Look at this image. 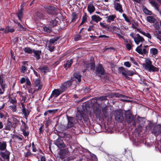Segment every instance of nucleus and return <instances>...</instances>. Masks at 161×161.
Wrapping results in <instances>:
<instances>
[{
	"mask_svg": "<svg viewBox=\"0 0 161 161\" xmlns=\"http://www.w3.org/2000/svg\"><path fill=\"white\" fill-rule=\"evenodd\" d=\"M99 99L102 101L105 100L107 99V97L106 96H102L100 97Z\"/></svg>",
	"mask_w": 161,
	"mask_h": 161,
	"instance_id": "obj_61",
	"label": "nucleus"
},
{
	"mask_svg": "<svg viewBox=\"0 0 161 161\" xmlns=\"http://www.w3.org/2000/svg\"><path fill=\"white\" fill-rule=\"evenodd\" d=\"M27 69V68L25 66H22L21 69L20 71L22 73H24Z\"/></svg>",
	"mask_w": 161,
	"mask_h": 161,
	"instance_id": "obj_47",
	"label": "nucleus"
},
{
	"mask_svg": "<svg viewBox=\"0 0 161 161\" xmlns=\"http://www.w3.org/2000/svg\"><path fill=\"white\" fill-rule=\"evenodd\" d=\"M116 16L115 15H110L106 17V21L108 23H110L111 22L113 21Z\"/></svg>",
	"mask_w": 161,
	"mask_h": 161,
	"instance_id": "obj_20",
	"label": "nucleus"
},
{
	"mask_svg": "<svg viewBox=\"0 0 161 161\" xmlns=\"http://www.w3.org/2000/svg\"><path fill=\"white\" fill-rule=\"evenodd\" d=\"M22 112L23 114H24L25 118L26 119H27L30 113V111L29 110H26L25 108H22Z\"/></svg>",
	"mask_w": 161,
	"mask_h": 161,
	"instance_id": "obj_31",
	"label": "nucleus"
},
{
	"mask_svg": "<svg viewBox=\"0 0 161 161\" xmlns=\"http://www.w3.org/2000/svg\"><path fill=\"white\" fill-rule=\"evenodd\" d=\"M76 117L77 120H81L82 119L86 121H88L89 120V117L88 115L83 114L82 112L78 111L76 114Z\"/></svg>",
	"mask_w": 161,
	"mask_h": 161,
	"instance_id": "obj_5",
	"label": "nucleus"
},
{
	"mask_svg": "<svg viewBox=\"0 0 161 161\" xmlns=\"http://www.w3.org/2000/svg\"><path fill=\"white\" fill-rule=\"evenodd\" d=\"M6 142H3L2 143L0 142V150L3 151L5 150L6 148Z\"/></svg>",
	"mask_w": 161,
	"mask_h": 161,
	"instance_id": "obj_27",
	"label": "nucleus"
},
{
	"mask_svg": "<svg viewBox=\"0 0 161 161\" xmlns=\"http://www.w3.org/2000/svg\"><path fill=\"white\" fill-rule=\"evenodd\" d=\"M158 50L155 48H152L150 49V54L151 55V56L155 57L156 55L158 54Z\"/></svg>",
	"mask_w": 161,
	"mask_h": 161,
	"instance_id": "obj_18",
	"label": "nucleus"
},
{
	"mask_svg": "<svg viewBox=\"0 0 161 161\" xmlns=\"http://www.w3.org/2000/svg\"><path fill=\"white\" fill-rule=\"evenodd\" d=\"M27 152L26 153H25V158H28L32 154L30 150L28 149H27Z\"/></svg>",
	"mask_w": 161,
	"mask_h": 161,
	"instance_id": "obj_43",
	"label": "nucleus"
},
{
	"mask_svg": "<svg viewBox=\"0 0 161 161\" xmlns=\"http://www.w3.org/2000/svg\"><path fill=\"white\" fill-rule=\"evenodd\" d=\"M24 50L25 53L29 54H31L33 51V50H32L29 47H25L24 49Z\"/></svg>",
	"mask_w": 161,
	"mask_h": 161,
	"instance_id": "obj_38",
	"label": "nucleus"
},
{
	"mask_svg": "<svg viewBox=\"0 0 161 161\" xmlns=\"http://www.w3.org/2000/svg\"><path fill=\"white\" fill-rule=\"evenodd\" d=\"M21 122L22 123V125L21 126L22 127V128L21 129H23L24 130H27L28 129V127L26 124V123L22 120H21Z\"/></svg>",
	"mask_w": 161,
	"mask_h": 161,
	"instance_id": "obj_41",
	"label": "nucleus"
},
{
	"mask_svg": "<svg viewBox=\"0 0 161 161\" xmlns=\"http://www.w3.org/2000/svg\"><path fill=\"white\" fill-rule=\"evenodd\" d=\"M113 95L116 97H119L120 98V100L123 101L130 102V101L127 100L128 98L125 95H122L121 94L118 93H115L113 94Z\"/></svg>",
	"mask_w": 161,
	"mask_h": 161,
	"instance_id": "obj_11",
	"label": "nucleus"
},
{
	"mask_svg": "<svg viewBox=\"0 0 161 161\" xmlns=\"http://www.w3.org/2000/svg\"><path fill=\"white\" fill-rule=\"evenodd\" d=\"M148 2L152 6L155 8L156 10L159 12L161 16V9L160 11L159 9L158 4L154 0H149Z\"/></svg>",
	"mask_w": 161,
	"mask_h": 161,
	"instance_id": "obj_15",
	"label": "nucleus"
},
{
	"mask_svg": "<svg viewBox=\"0 0 161 161\" xmlns=\"http://www.w3.org/2000/svg\"><path fill=\"white\" fill-rule=\"evenodd\" d=\"M54 144L59 148L63 147L65 146L63 140L59 138L54 142Z\"/></svg>",
	"mask_w": 161,
	"mask_h": 161,
	"instance_id": "obj_10",
	"label": "nucleus"
},
{
	"mask_svg": "<svg viewBox=\"0 0 161 161\" xmlns=\"http://www.w3.org/2000/svg\"><path fill=\"white\" fill-rule=\"evenodd\" d=\"M50 114V110H48L44 113V115L46 116L47 114L49 115Z\"/></svg>",
	"mask_w": 161,
	"mask_h": 161,
	"instance_id": "obj_63",
	"label": "nucleus"
},
{
	"mask_svg": "<svg viewBox=\"0 0 161 161\" xmlns=\"http://www.w3.org/2000/svg\"><path fill=\"white\" fill-rule=\"evenodd\" d=\"M114 7L117 11L120 13H122L123 12V10L122 9V5L120 3L115 2L114 3Z\"/></svg>",
	"mask_w": 161,
	"mask_h": 161,
	"instance_id": "obj_14",
	"label": "nucleus"
},
{
	"mask_svg": "<svg viewBox=\"0 0 161 161\" xmlns=\"http://www.w3.org/2000/svg\"><path fill=\"white\" fill-rule=\"evenodd\" d=\"M124 65L127 67H130L131 66V65L129 62H124Z\"/></svg>",
	"mask_w": 161,
	"mask_h": 161,
	"instance_id": "obj_57",
	"label": "nucleus"
},
{
	"mask_svg": "<svg viewBox=\"0 0 161 161\" xmlns=\"http://www.w3.org/2000/svg\"><path fill=\"white\" fill-rule=\"evenodd\" d=\"M41 51H35L33 50L32 53H34V56L36 58L37 60H38L40 58V55L41 54Z\"/></svg>",
	"mask_w": 161,
	"mask_h": 161,
	"instance_id": "obj_19",
	"label": "nucleus"
},
{
	"mask_svg": "<svg viewBox=\"0 0 161 161\" xmlns=\"http://www.w3.org/2000/svg\"><path fill=\"white\" fill-rule=\"evenodd\" d=\"M26 130L21 129V130L23 132V135L25 137H27V138H28V136L29 135V132L28 131H26Z\"/></svg>",
	"mask_w": 161,
	"mask_h": 161,
	"instance_id": "obj_36",
	"label": "nucleus"
},
{
	"mask_svg": "<svg viewBox=\"0 0 161 161\" xmlns=\"http://www.w3.org/2000/svg\"><path fill=\"white\" fill-rule=\"evenodd\" d=\"M142 120V119L141 117H138L137 118V119H136V121L137 123H138L140 124L138 125L140 126H141V127H142V125H141V120Z\"/></svg>",
	"mask_w": 161,
	"mask_h": 161,
	"instance_id": "obj_51",
	"label": "nucleus"
},
{
	"mask_svg": "<svg viewBox=\"0 0 161 161\" xmlns=\"http://www.w3.org/2000/svg\"><path fill=\"white\" fill-rule=\"evenodd\" d=\"M44 8L46 9L45 11L46 12L50 15V6H45Z\"/></svg>",
	"mask_w": 161,
	"mask_h": 161,
	"instance_id": "obj_44",
	"label": "nucleus"
},
{
	"mask_svg": "<svg viewBox=\"0 0 161 161\" xmlns=\"http://www.w3.org/2000/svg\"><path fill=\"white\" fill-rule=\"evenodd\" d=\"M115 119L118 121L122 122L123 120V114L120 111H116L115 115Z\"/></svg>",
	"mask_w": 161,
	"mask_h": 161,
	"instance_id": "obj_9",
	"label": "nucleus"
},
{
	"mask_svg": "<svg viewBox=\"0 0 161 161\" xmlns=\"http://www.w3.org/2000/svg\"><path fill=\"white\" fill-rule=\"evenodd\" d=\"M101 113V110H100L98 109H96L94 112V114L96 118L99 119L101 118L100 114Z\"/></svg>",
	"mask_w": 161,
	"mask_h": 161,
	"instance_id": "obj_30",
	"label": "nucleus"
},
{
	"mask_svg": "<svg viewBox=\"0 0 161 161\" xmlns=\"http://www.w3.org/2000/svg\"><path fill=\"white\" fill-rule=\"evenodd\" d=\"M87 19V15L86 13H85L84 15L82 17V21L80 24V25L83 24L86 21Z\"/></svg>",
	"mask_w": 161,
	"mask_h": 161,
	"instance_id": "obj_46",
	"label": "nucleus"
},
{
	"mask_svg": "<svg viewBox=\"0 0 161 161\" xmlns=\"http://www.w3.org/2000/svg\"><path fill=\"white\" fill-rule=\"evenodd\" d=\"M24 9L23 7H21L20 10H19L17 13L18 18L19 19L21 20V19L22 17L23 14V13Z\"/></svg>",
	"mask_w": 161,
	"mask_h": 161,
	"instance_id": "obj_23",
	"label": "nucleus"
},
{
	"mask_svg": "<svg viewBox=\"0 0 161 161\" xmlns=\"http://www.w3.org/2000/svg\"><path fill=\"white\" fill-rule=\"evenodd\" d=\"M10 102L13 105H16L17 101L16 99H10Z\"/></svg>",
	"mask_w": 161,
	"mask_h": 161,
	"instance_id": "obj_54",
	"label": "nucleus"
},
{
	"mask_svg": "<svg viewBox=\"0 0 161 161\" xmlns=\"http://www.w3.org/2000/svg\"><path fill=\"white\" fill-rule=\"evenodd\" d=\"M59 37L58 36H55L51 38V44L54 43L55 42L57 41L59 39Z\"/></svg>",
	"mask_w": 161,
	"mask_h": 161,
	"instance_id": "obj_45",
	"label": "nucleus"
},
{
	"mask_svg": "<svg viewBox=\"0 0 161 161\" xmlns=\"http://www.w3.org/2000/svg\"><path fill=\"white\" fill-rule=\"evenodd\" d=\"M61 93L60 92L58 89H54L52 92V93L51 94V97L52 96L56 97L59 95Z\"/></svg>",
	"mask_w": 161,
	"mask_h": 161,
	"instance_id": "obj_22",
	"label": "nucleus"
},
{
	"mask_svg": "<svg viewBox=\"0 0 161 161\" xmlns=\"http://www.w3.org/2000/svg\"><path fill=\"white\" fill-rule=\"evenodd\" d=\"M136 36L134 38V41L138 45L140 43H142L144 41V39L141 36L138 34L136 35Z\"/></svg>",
	"mask_w": 161,
	"mask_h": 161,
	"instance_id": "obj_12",
	"label": "nucleus"
},
{
	"mask_svg": "<svg viewBox=\"0 0 161 161\" xmlns=\"http://www.w3.org/2000/svg\"><path fill=\"white\" fill-rule=\"evenodd\" d=\"M137 31L140 33L142 34L144 36L147 37L148 38L151 39V36L150 34L148 33L145 32L140 29L137 30Z\"/></svg>",
	"mask_w": 161,
	"mask_h": 161,
	"instance_id": "obj_26",
	"label": "nucleus"
},
{
	"mask_svg": "<svg viewBox=\"0 0 161 161\" xmlns=\"http://www.w3.org/2000/svg\"><path fill=\"white\" fill-rule=\"evenodd\" d=\"M90 66L91 69H93L95 66L94 63L93 62H92V63H91Z\"/></svg>",
	"mask_w": 161,
	"mask_h": 161,
	"instance_id": "obj_62",
	"label": "nucleus"
},
{
	"mask_svg": "<svg viewBox=\"0 0 161 161\" xmlns=\"http://www.w3.org/2000/svg\"><path fill=\"white\" fill-rule=\"evenodd\" d=\"M72 62L73 61L71 59L67 61L66 63L64 65L65 68L67 69L68 68L70 67L71 66Z\"/></svg>",
	"mask_w": 161,
	"mask_h": 161,
	"instance_id": "obj_28",
	"label": "nucleus"
},
{
	"mask_svg": "<svg viewBox=\"0 0 161 161\" xmlns=\"http://www.w3.org/2000/svg\"><path fill=\"white\" fill-rule=\"evenodd\" d=\"M17 24L18 25V27L19 31H25L26 30V28L23 27V26L19 23L17 22Z\"/></svg>",
	"mask_w": 161,
	"mask_h": 161,
	"instance_id": "obj_33",
	"label": "nucleus"
},
{
	"mask_svg": "<svg viewBox=\"0 0 161 161\" xmlns=\"http://www.w3.org/2000/svg\"><path fill=\"white\" fill-rule=\"evenodd\" d=\"M74 39L75 41H78L81 39V36L80 35H77L75 37Z\"/></svg>",
	"mask_w": 161,
	"mask_h": 161,
	"instance_id": "obj_55",
	"label": "nucleus"
},
{
	"mask_svg": "<svg viewBox=\"0 0 161 161\" xmlns=\"http://www.w3.org/2000/svg\"><path fill=\"white\" fill-rule=\"evenodd\" d=\"M67 88L65 87V86L64 84H62L60 87L59 89H58L60 92L61 93L64 92Z\"/></svg>",
	"mask_w": 161,
	"mask_h": 161,
	"instance_id": "obj_42",
	"label": "nucleus"
},
{
	"mask_svg": "<svg viewBox=\"0 0 161 161\" xmlns=\"http://www.w3.org/2000/svg\"><path fill=\"white\" fill-rule=\"evenodd\" d=\"M35 85L36 87H38V88L36 90L38 91L41 89L42 86L40 85V80L38 79H36L34 81Z\"/></svg>",
	"mask_w": 161,
	"mask_h": 161,
	"instance_id": "obj_25",
	"label": "nucleus"
},
{
	"mask_svg": "<svg viewBox=\"0 0 161 161\" xmlns=\"http://www.w3.org/2000/svg\"><path fill=\"white\" fill-rule=\"evenodd\" d=\"M19 122V120L14 117H12L10 119H8L5 129L10 130L12 129H15L18 126Z\"/></svg>",
	"mask_w": 161,
	"mask_h": 161,
	"instance_id": "obj_1",
	"label": "nucleus"
},
{
	"mask_svg": "<svg viewBox=\"0 0 161 161\" xmlns=\"http://www.w3.org/2000/svg\"><path fill=\"white\" fill-rule=\"evenodd\" d=\"M10 107L12 108L14 112H15L16 111V105H13L12 106H10Z\"/></svg>",
	"mask_w": 161,
	"mask_h": 161,
	"instance_id": "obj_60",
	"label": "nucleus"
},
{
	"mask_svg": "<svg viewBox=\"0 0 161 161\" xmlns=\"http://www.w3.org/2000/svg\"><path fill=\"white\" fill-rule=\"evenodd\" d=\"M94 27V26L93 25L90 26L89 27V28L87 29V31H90L92 30H93V28Z\"/></svg>",
	"mask_w": 161,
	"mask_h": 161,
	"instance_id": "obj_64",
	"label": "nucleus"
},
{
	"mask_svg": "<svg viewBox=\"0 0 161 161\" xmlns=\"http://www.w3.org/2000/svg\"><path fill=\"white\" fill-rule=\"evenodd\" d=\"M58 18L54 19L53 20H52V21H51V26H54L57 25L58 24Z\"/></svg>",
	"mask_w": 161,
	"mask_h": 161,
	"instance_id": "obj_39",
	"label": "nucleus"
},
{
	"mask_svg": "<svg viewBox=\"0 0 161 161\" xmlns=\"http://www.w3.org/2000/svg\"><path fill=\"white\" fill-rule=\"evenodd\" d=\"M134 72L133 71L128 70L127 69V76H132L134 74Z\"/></svg>",
	"mask_w": 161,
	"mask_h": 161,
	"instance_id": "obj_50",
	"label": "nucleus"
},
{
	"mask_svg": "<svg viewBox=\"0 0 161 161\" xmlns=\"http://www.w3.org/2000/svg\"><path fill=\"white\" fill-rule=\"evenodd\" d=\"M0 85L1 86V91H0V94L1 95L3 94L4 93L5 91V89L6 88V85L5 84H3V83L1 84H0Z\"/></svg>",
	"mask_w": 161,
	"mask_h": 161,
	"instance_id": "obj_29",
	"label": "nucleus"
},
{
	"mask_svg": "<svg viewBox=\"0 0 161 161\" xmlns=\"http://www.w3.org/2000/svg\"><path fill=\"white\" fill-rule=\"evenodd\" d=\"M27 96H23L21 97H22V99L21 101V102L25 103L26 102V100L27 99Z\"/></svg>",
	"mask_w": 161,
	"mask_h": 161,
	"instance_id": "obj_52",
	"label": "nucleus"
},
{
	"mask_svg": "<svg viewBox=\"0 0 161 161\" xmlns=\"http://www.w3.org/2000/svg\"><path fill=\"white\" fill-rule=\"evenodd\" d=\"M143 12L147 14L151 15L152 14V12L148 9L146 7H143Z\"/></svg>",
	"mask_w": 161,
	"mask_h": 161,
	"instance_id": "obj_40",
	"label": "nucleus"
},
{
	"mask_svg": "<svg viewBox=\"0 0 161 161\" xmlns=\"http://www.w3.org/2000/svg\"><path fill=\"white\" fill-rule=\"evenodd\" d=\"M119 71L121 73L122 75L124 76L127 79L129 78L128 76H127V70L125 69L123 67H120L119 68Z\"/></svg>",
	"mask_w": 161,
	"mask_h": 161,
	"instance_id": "obj_17",
	"label": "nucleus"
},
{
	"mask_svg": "<svg viewBox=\"0 0 161 161\" xmlns=\"http://www.w3.org/2000/svg\"><path fill=\"white\" fill-rule=\"evenodd\" d=\"M71 17L72 19L71 22H75L77 18V14L75 13H73L72 14Z\"/></svg>",
	"mask_w": 161,
	"mask_h": 161,
	"instance_id": "obj_37",
	"label": "nucleus"
},
{
	"mask_svg": "<svg viewBox=\"0 0 161 161\" xmlns=\"http://www.w3.org/2000/svg\"><path fill=\"white\" fill-rule=\"evenodd\" d=\"M154 26L155 28L157 30L159 29L160 28L159 24L158 22L156 23L154 25Z\"/></svg>",
	"mask_w": 161,
	"mask_h": 161,
	"instance_id": "obj_58",
	"label": "nucleus"
},
{
	"mask_svg": "<svg viewBox=\"0 0 161 161\" xmlns=\"http://www.w3.org/2000/svg\"><path fill=\"white\" fill-rule=\"evenodd\" d=\"M50 124V121L49 119L47 120V121L46 123L45 124V127L46 128H47L49 125Z\"/></svg>",
	"mask_w": 161,
	"mask_h": 161,
	"instance_id": "obj_59",
	"label": "nucleus"
},
{
	"mask_svg": "<svg viewBox=\"0 0 161 161\" xmlns=\"http://www.w3.org/2000/svg\"><path fill=\"white\" fill-rule=\"evenodd\" d=\"M142 45L141 44L138 46L136 49V51L142 55H146L148 51L147 48L148 47V45H145L143 46L142 49Z\"/></svg>",
	"mask_w": 161,
	"mask_h": 161,
	"instance_id": "obj_4",
	"label": "nucleus"
},
{
	"mask_svg": "<svg viewBox=\"0 0 161 161\" xmlns=\"http://www.w3.org/2000/svg\"><path fill=\"white\" fill-rule=\"evenodd\" d=\"M38 69L42 72L43 73L44 75L46 73L49 72V68L47 66L39 68H38Z\"/></svg>",
	"mask_w": 161,
	"mask_h": 161,
	"instance_id": "obj_21",
	"label": "nucleus"
},
{
	"mask_svg": "<svg viewBox=\"0 0 161 161\" xmlns=\"http://www.w3.org/2000/svg\"><path fill=\"white\" fill-rule=\"evenodd\" d=\"M104 70L103 67L100 64H98L96 67V73L98 76L104 74Z\"/></svg>",
	"mask_w": 161,
	"mask_h": 161,
	"instance_id": "obj_8",
	"label": "nucleus"
},
{
	"mask_svg": "<svg viewBox=\"0 0 161 161\" xmlns=\"http://www.w3.org/2000/svg\"><path fill=\"white\" fill-rule=\"evenodd\" d=\"M147 20L150 23H154L155 21V19L152 16H149L147 17Z\"/></svg>",
	"mask_w": 161,
	"mask_h": 161,
	"instance_id": "obj_32",
	"label": "nucleus"
},
{
	"mask_svg": "<svg viewBox=\"0 0 161 161\" xmlns=\"http://www.w3.org/2000/svg\"><path fill=\"white\" fill-rule=\"evenodd\" d=\"M28 92L30 93H31L32 94L34 93L36 91V90L33 89H32L31 87L28 88Z\"/></svg>",
	"mask_w": 161,
	"mask_h": 161,
	"instance_id": "obj_48",
	"label": "nucleus"
},
{
	"mask_svg": "<svg viewBox=\"0 0 161 161\" xmlns=\"http://www.w3.org/2000/svg\"><path fill=\"white\" fill-rule=\"evenodd\" d=\"M87 10L90 14H91L95 10V7L93 4L92 3H90L88 5Z\"/></svg>",
	"mask_w": 161,
	"mask_h": 161,
	"instance_id": "obj_13",
	"label": "nucleus"
},
{
	"mask_svg": "<svg viewBox=\"0 0 161 161\" xmlns=\"http://www.w3.org/2000/svg\"><path fill=\"white\" fill-rule=\"evenodd\" d=\"M125 115L126 120L128 123H130L134 120V117L130 110L125 111Z\"/></svg>",
	"mask_w": 161,
	"mask_h": 161,
	"instance_id": "obj_6",
	"label": "nucleus"
},
{
	"mask_svg": "<svg viewBox=\"0 0 161 161\" xmlns=\"http://www.w3.org/2000/svg\"><path fill=\"white\" fill-rule=\"evenodd\" d=\"M111 28L113 29V30L114 31H117L118 32H119L120 31L119 28L116 26H113Z\"/></svg>",
	"mask_w": 161,
	"mask_h": 161,
	"instance_id": "obj_49",
	"label": "nucleus"
},
{
	"mask_svg": "<svg viewBox=\"0 0 161 161\" xmlns=\"http://www.w3.org/2000/svg\"><path fill=\"white\" fill-rule=\"evenodd\" d=\"M0 154L4 159H6L7 161H9V156L10 155L9 152L7 151L5 152H1Z\"/></svg>",
	"mask_w": 161,
	"mask_h": 161,
	"instance_id": "obj_16",
	"label": "nucleus"
},
{
	"mask_svg": "<svg viewBox=\"0 0 161 161\" xmlns=\"http://www.w3.org/2000/svg\"><path fill=\"white\" fill-rule=\"evenodd\" d=\"M126 42L128 43L126 44V46L128 50H130L131 49L132 46V43L130 40L128 41H127Z\"/></svg>",
	"mask_w": 161,
	"mask_h": 161,
	"instance_id": "obj_34",
	"label": "nucleus"
},
{
	"mask_svg": "<svg viewBox=\"0 0 161 161\" xmlns=\"http://www.w3.org/2000/svg\"><path fill=\"white\" fill-rule=\"evenodd\" d=\"M68 122L66 126V128L68 129L73 127L77 122L75 118L72 117H68Z\"/></svg>",
	"mask_w": 161,
	"mask_h": 161,
	"instance_id": "obj_7",
	"label": "nucleus"
},
{
	"mask_svg": "<svg viewBox=\"0 0 161 161\" xmlns=\"http://www.w3.org/2000/svg\"><path fill=\"white\" fill-rule=\"evenodd\" d=\"M46 47H47V49L50 51V41H49L47 42Z\"/></svg>",
	"mask_w": 161,
	"mask_h": 161,
	"instance_id": "obj_53",
	"label": "nucleus"
},
{
	"mask_svg": "<svg viewBox=\"0 0 161 161\" xmlns=\"http://www.w3.org/2000/svg\"><path fill=\"white\" fill-rule=\"evenodd\" d=\"M143 66L146 70L149 72H154L158 70V68L153 65L152 62L149 58L145 60V63L143 64Z\"/></svg>",
	"mask_w": 161,
	"mask_h": 161,
	"instance_id": "obj_2",
	"label": "nucleus"
},
{
	"mask_svg": "<svg viewBox=\"0 0 161 161\" xmlns=\"http://www.w3.org/2000/svg\"><path fill=\"white\" fill-rule=\"evenodd\" d=\"M92 20L97 23L98 21H100L102 19L98 15H93L92 16Z\"/></svg>",
	"mask_w": 161,
	"mask_h": 161,
	"instance_id": "obj_24",
	"label": "nucleus"
},
{
	"mask_svg": "<svg viewBox=\"0 0 161 161\" xmlns=\"http://www.w3.org/2000/svg\"><path fill=\"white\" fill-rule=\"evenodd\" d=\"M35 16L37 19H41L43 17V14L41 12L37 11L36 13Z\"/></svg>",
	"mask_w": 161,
	"mask_h": 161,
	"instance_id": "obj_35",
	"label": "nucleus"
},
{
	"mask_svg": "<svg viewBox=\"0 0 161 161\" xmlns=\"http://www.w3.org/2000/svg\"><path fill=\"white\" fill-rule=\"evenodd\" d=\"M43 29L45 31L47 32H50V29L49 28L45 26L43 27Z\"/></svg>",
	"mask_w": 161,
	"mask_h": 161,
	"instance_id": "obj_56",
	"label": "nucleus"
},
{
	"mask_svg": "<svg viewBox=\"0 0 161 161\" xmlns=\"http://www.w3.org/2000/svg\"><path fill=\"white\" fill-rule=\"evenodd\" d=\"M74 79H71L70 80H68L64 83L63 84L66 88L69 87L72 84V82L74 80L76 81L77 80L78 82H80L81 80V76L78 73H75L74 74Z\"/></svg>",
	"mask_w": 161,
	"mask_h": 161,
	"instance_id": "obj_3",
	"label": "nucleus"
}]
</instances>
